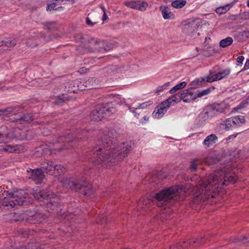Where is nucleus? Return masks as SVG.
Wrapping results in <instances>:
<instances>
[{"label": "nucleus", "mask_w": 249, "mask_h": 249, "mask_svg": "<svg viewBox=\"0 0 249 249\" xmlns=\"http://www.w3.org/2000/svg\"><path fill=\"white\" fill-rule=\"evenodd\" d=\"M118 133L114 129L104 132L97 144L89 149L84 155V159L102 168H108L116 162L127 156L134 147L131 142L117 143Z\"/></svg>", "instance_id": "nucleus-1"}, {"label": "nucleus", "mask_w": 249, "mask_h": 249, "mask_svg": "<svg viewBox=\"0 0 249 249\" xmlns=\"http://www.w3.org/2000/svg\"><path fill=\"white\" fill-rule=\"evenodd\" d=\"M87 134V132L84 130H77L75 134H73L72 130L66 131L63 135L55 136V140L47 141L50 145H48L50 151H61L63 149L74 148L70 143H75L77 141L84 139Z\"/></svg>", "instance_id": "nucleus-2"}, {"label": "nucleus", "mask_w": 249, "mask_h": 249, "mask_svg": "<svg viewBox=\"0 0 249 249\" xmlns=\"http://www.w3.org/2000/svg\"><path fill=\"white\" fill-rule=\"evenodd\" d=\"M43 165L41 168L35 169L28 168L27 170L28 173L31 172L29 178L35 181L36 184H40L42 182L45 176L44 172L50 175L57 177L66 172V169L63 166L57 164L52 160H47Z\"/></svg>", "instance_id": "nucleus-3"}, {"label": "nucleus", "mask_w": 249, "mask_h": 249, "mask_svg": "<svg viewBox=\"0 0 249 249\" xmlns=\"http://www.w3.org/2000/svg\"><path fill=\"white\" fill-rule=\"evenodd\" d=\"M33 196L38 200L40 205L49 213L59 214L62 210V205L58 198L52 193L46 192L40 189L33 190Z\"/></svg>", "instance_id": "nucleus-4"}, {"label": "nucleus", "mask_w": 249, "mask_h": 249, "mask_svg": "<svg viewBox=\"0 0 249 249\" xmlns=\"http://www.w3.org/2000/svg\"><path fill=\"white\" fill-rule=\"evenodd\" d=\"M219 179L217 176L215 174L210 175L206 182L203 183V189L204 195L202 194L197 196L194 198L195 202H205L209 197H213L214 196L219 192Z\"/></svg>", "instance_id": "nucleus-5"}, {"label": "nucleus", "mask_w": 249, "mask_h": 249, "mask_svg": "<svg viewBox=\"0 0 249 249\" xmlns=\"http://www.w3.org/2000/svg\"><path fill=\"white\" fill-rule=\"evenodd\" d=\"M7 196L11 199L3 200L2 202V205L8 207V209L13 208L17 205L27 206L32 201V198L30 194L22 190L8 193Z\"/></svg>", "instance_id": "nucleus-6"}, {"label": "nucleus", "mask_w": 249, "mask_h": 249, "mask_svg": "<svg viewBox=\"0 0 249 249\" xmlns=\"http://www.w3.org/2000/svg\"><path fill=\"white\" fill-rule=\"evenodd\" d=\"M64 184L67 187H69L71 189L85 196H90L94 193V189L91 184L85 181H82L74 177L66 178Z\"/></svg>", "instance_id": "nucleus-7"}, {"label": "nucleus", "mask_w": 249, "mask_h": 249, "mask_svg": "<svg viewBox=\"0 0 249 249\" xmlns=\"http://www.w3.org/2000/svg\"><path fill=\"white\" fill-rule=\"evenodd\" d=\"M114 104L116 103L114 101H105L102 105L96 107L90 114L91 120L99 121L110 116L115 112Z\"/></svg>", "instance_id": "nucleus-8"}, {"label": "nucleus", "mask_w": 249, "mask_h": 249, "mask_svg": "<svg viewBox=\"0 0 249 249\" xmlns=\"http://www.w3.org/2000/svg\"><path fill=\"white\" fill-rule=\"evenodd\" d=\"M178 185H173L166 187L157 192L153 198L157 202L158 206H163L167 202L174 199L178 195Z\"/></svg>", "instance_id": "nucleus-9"}, {"label": "nucleus", "mask_w": 249, "mask_h": 249, "mask_svg": "<svg viewBox=\"0 0 249 249\" xmlns=\"http://www.w3.org/2000/svg\"><path fill=\"white\" fill-rule=\"evenodd\" d=\"M18 107L15 110L12 114H10V118H7L9 121L17 123L19 121L25 122L28 123H31L35 119V116L31 113H23L22 112H18L22 109L19 106H16Z\"/></svg>", "instance_id": "nucleus-10"}, {"label": "nucleus", "mask_w": 249, "mask_h": 249, "mask_svg": "<svg viewBox=\"0 0 249 249\" xmlns=\"http://www.w3.org/2000/svg\"><path fill=\"white\" fill-rule=\"evenodd\" d=\"M244 116L237 115L226 120L225 122V129L226 130H232L239 127L245 123Z\"/></svg>", "instance_id": "nucleus-11"}, {"label": "nucleus", "mask_w": 249, "mask_h": 249, "mask_svg": "<svg viewBox=\"0 0 249 249\" xmlns=\"http://www.w3.org/2000/svg\"><path fill=\"white\" fill-rule=\"evenodd\" d=\"M230 72L231 69L229 68L220 71L216 73H214V71L210 70L209 71V74L206 77V82L212 83L227 78L230 74Z\"/></svg>", "instance_id": "nucleus-12"}, {"label": "nucleus", "mask_w": 249, "mask_h": 249, "mask_svg": "<svg viewBox=\"0 0 249 249\" xmlns=\"http://www.w3.org/2000/svg\"><path fill=\"white\" fill-rule=\"evenodd\" d=\"M203 110L210 119L224 111V108L221 107V105L215 103L207 106Z\"/></svg>", "instance_id": "nucleus-13"}, {"label": "nucleus", "mask_w": 249, "mask_h": 249, "mask_svg": "<svg viewBox=\"0 0 249 249\" xmlns=\"http://www.w3.org/2000/svg\"><path fill=\"white\" fill-rule=\"evenodd\" d=\"M82 86L81 81L79 79H76L65 83L64 90L69 93H75L78 90H85Z\"/></svg>", "instance_id": "nucleus-14"}, {"label": "nucleus", "mask_w": 249, "mask_h": 249, "mask_svg": "<svg viewBox=\"0 0 249 249\" xmlns=\"http://www.w3.org/2000/svg\"><path fill=\"white\" fill-rule=\"evenodd\" d=\"M200 25H198L197 23L195 20H192L187 24L184 25L182 28L183 32L187 36H193Z\"/></svg>", "instance_id": "nucleus-15"}, {"label": "nucleus", "mask_w": 249, "mask_h": 249, "mask_svg": "<svg viewBox=\"0 0 249 249\" xmlns=\"http://www.w3.org/2000/svg\"><path fill=\"white\" fill-rule=\"evenodd\" d=\"M124 4L128 7L138 10L141 11H144L148 5L147 2L141 0L125 1Z\"/></svg>", "instance_id": "nucleus-16"}, {"label": "nucleus", "mask_w": 249, "mask_h": 249, "mask_svg": "<svg viewBox=\"0 0 249 249\" xmlns=\"http://www.w3.org/2000/svg\"><path fill=\"white\" fill-rule=\"evenodd\" d=\"M166 102H161L157 106L152 113V116L155 118H161L166 112L167 109L169 107V105H165Z\"/></svg>", "instance_id": "nucleus-17"}, {"label": "nucleus", "mask_w": 249, "mask_h": 249, "mask_svg": "<svg viewBox=\"0 0 249 249\" xmlns=\"http://www.w3.org/2000/svg\"><path fill=\"white\" fill-rule=\"evenodd\" d=\"M25 218L31 224H38L43 220L44 215L37 212H31L27 214V217Z\"/></svg>", "instance_id": "nucleus-18"}, {"label": "nucleus", "mask_w": 249, "mask_h": 249, "mask_svg": "<svg viewBox=\"0 0 249 249\" xmlns=\"http://www.w3.org/2000/svg\"><path fill=\"white\" fill-rule=\"evenodd\" d=\"M222 178L223 180L220 184V188L224 185H228L230 183H235L236 181V176L233 173L226 172L225 173Z\"/></svg>", "instance_id": "nucleus-19"}, {"label": "nucleus", "mask_w": 249, "mask_h": 249, "mask_svg": "<svg viewBox=\"0 0 249 249\" xmlns=\"http://www.w3.org/2000/svg\"><path fill=\"white\" fill-rule=\"evenodd\" d=\"M95 77H89L87 79L80 80L81 85H83V88H87L89 89H96L98 81Z\"/></svg>", "instance_id": "nucleus-20"}, {"label": "nucleus", "mask_w": 249, "mask_h": 249, "mask_svg": "<svg viewBox=\"0 0 249 249\" xmlns=\"http://www.w3.org/2000/svg\"><path fill=\"white\" fill-rule=\"evenodd\" d=\"M210 119L202 110L197 116L194 122V124L196 127H200L203 126L206 122Z\"/></svg>", "instance_id": "nucleus-21"}, {"label": "nucleus", "mask_w": 249, "mask_h": 249, "mask_svg": "<svg viewBox=\"0 0 249 249\" xmlns=\"http://www.w3.org/2000/svg\"><path fill=\"white\" fill-rule=\"evenodd\" d=\"M160 10L161 11L162 17L164 19H174L175 15L170 10L169 7L161 5L160 7Z\"/></svg>", "instance_id": "nucleus-22"}, {"label": "nucleus", "mask_w": 249, "mask_h": 249, "mask_svg": "<svg viewBox=\"0 0 249 249\" xmlns=\"http://www.w3.org/2000/svg\"><path fill=\"white\" fill-rule=\"evenodd\" d=\"M18 107H9L3 109H0V116H3L2 119L4 120L9 121L7 118H10V114L16 110Z\"/></svg>", "instance_id": "nucleus-23"}, {"label": "nucleus", "mask_w": 249, "mask_h": 249, "mask_svg": "<svg viewBox=\"0 0 249 249\" xmlns=\"http://www.w3.org/2000/svg\"><path fill=\"white\" fill-rule=\"evenodd\" d=\"M249 37V31L237 32L235 34V38L237 41L241 42L246 41Z\"/></svg>", "instance_id": "nucleus-24"}, {"label": "nucleus", "mask_w": 249, "mask_h": 249, "mask_svg": "<svg viewBox=\"0 0 249 249\" xmlns=\"http://www.w3.org/2000/svg\"><path fill=\"white\" fill-rule=\"evenodd\" d=\"M70 100V96L66 94H62L56 97V99L53 102L54 105L57 106H61L66 101Z\"/></svg>", "instance_id": "nucleus-25"}, {"label": "nucleus", "mask_w": 249, "mask_h": 249, "mask_svg": "<svg viewBox=\"0 0 249 249\" xmlns=\"http://www.w3.org/2000/svg\"><path fill=\"white\" fill-rule=\"evenodd\" d=\"M217 140V137L214 134L208 136L204 140L203 144L207 147L216 143Z\"/></svg>", "instance_id": "nucleus-26"}, {"label": "nucleus", "mask_w": 249, "mask_h": 249, "mask_svg": "<svg viewBox=\"0 0 249 249\" xmlns=\"http://www.w3.org/2000/svg\"><path fill=\"white\" fill-rule=\"evenodd\" d=\"M43 24L50 33H54L58 31V28L56 22H46L44 23Z\"/></svg>", "instance_id": "nucleus-27"}, {"label": "nucleus", "mask_w": 249, "mask_h": 249, "mask_svg": "<svg viewBox=\"0 0 249 249\" xmlns=\"http://www.w3.org/2000/svg\"><path fill=\"white\" fill-rule=\"evenodd\" d=\"M236 1V0H233L230 4H227L225 6L217 7L215 9L216 13L219 15L225 14L230 9L229 6H232Z\"/></svg>", "instance_id": "nucleus-28"}, {"label": "nucleus", "mask_w": 249, "mask_h": 249, "mask_svg": "<svg viewBox=\"0 0 249 249\" xmlns=\"http://www.w3.org/2000/svg\"><path fill=\"white\" fill-rule=\"evenodd\" d=\"M233 242L239 244L249 245V236H240L234 238Z\"/></svg>", "instance_id": "nucleus-29"}, {"label": "nucleus", "mask_w": 249, "mask_h": 249, "mask_svg": "<svg viewBox=\"0 0 249 249\" xmlns=\"http://www.w3.org/2000/svg\"><path fill=\"white\" fill-rule=\"evenodd\" d=\"M1 45H4L7 47H13L16 45L17 41L15 39L9 38L1 41Z\"/></svg>", "instance_id": "nucleus-30"}, {"label": "nucleus", "mask_w": 249, "mask_h": 249, "mask_svg": "<svg viewBox=\"0 0 249 249\" xmlns=\"http://www.w3.org/2000/svg\"><path fill=\"white\" fill-rule=\"evenodd\" d=\"M214 89V88L213 86H212L211 87H209L207 89L202 90H197L196 91V97H197V98H200L205 95H208L210 93L212 89Z\"/></svg>", "instance_id": "nucleus-31"}, {"label": "nucleus", "mask_w": 249, "mask_h": 249, "mask_svg": "<svg viewBox=\"0 0 249 249\" xmlns=\"http://www.w3.org/2000/svg\"><path fill=\"white\" fill-rule=\"evenodd\" d=\"M186 4L185 0H175L172 1L171 6L176 9H180L184 7Z\"/></svg>", "instance_id": "nucleus-32"}, {"label": "nucleus", "mask_w": 249, "mask_h": 249, "mask_svg": "<svg viewBox=\"0 0 249 249\" xmlns=\"http://www.w3.org/2000/svg\"><path fill=\"white\" fill-rule=\"evenodd\" d=\"M233 42V39L231 37H227L220 40L219 46L222 48H225L231 45Z\"/></svg>", "instance_id": "nucleus-33"}, {"label": "nucleus", "mask_w": 249, "mask_h": 249, "mask_svg": "<svg viewBox=\"0 0 249 249\" xmlns=\"http://www.w3.org/2000/svg\"><path fill=\"white\" fill-rule=\"evenodd\" d=\"M187 85V83L186 82L183 81L180 82V83L177 84V85L173 87L170 90H169V93L171 94L174 93L176 91L181 89L185 88Z\"/></svg>", "instance_id": "nucleus-34"}, {"label": "nucleus", "mask_w": 249, "mask_h": 249, "mask_svg": "<svg viewBox=\"0 0 249 249\" xmlns=\"http://www.w3.org/2000/svg\"><path fill=\"white\" fill-rule=\"evenodd\" d=\"M200 163V161L198 159H193L190 164L189 166V170H191L192 172H196V171L198 165Z\"/></svg>", "instance_id": "nucleus-35"}, {"label": "nucleus", "mask_w": 249, "mask_h": 249, "mask_svg": "<svg viewBox=\"0 0 249 249\" xmlns=\"http://www.w3.org/2000/svg\"><path fill=\"white\" fill-rule=\"evenodd\" d=\"M188 90L184 89L181 92L178 93L179 94V99L182 100L184 103H190V100L188 97Z\"/></svg>", "instance_id": "nucleus-36"}, {"label": "nucleus", "mask_w": 249, "mask_h": 249, "mask_svg": "<svg viewBox=\"0 0 249 249\" xmlns=\"http://www.w3.org/2000/svg\"><path fill=\"white\" fill-rule=\"evenodd\" d=\"M2 149L5 152H7L9 153H18L19 151V149L16 148V146L10 145H5L4 147H3Z\"/></svg>", "instance_id": "nucleus-37"}, {"label": "nucleus", "mask_w": 249, "mask_h": 249, "mask_svg": "<svg viewBox=\"0 0 249 249\" xmlns=\"http://www.w3.org/2000/svg\"><path fill=\"white\" fill-rule=\"evenodd\" d=\"M205 242V241L204 237L196 238L195 240L192 241V246L195 248H197L203 245Z\"/></svg>", "instance_id": "nucleus-38"}, {"label": "nucleus", "mask_w": 249, "mask_h": 249, "mask_svg": "<svg viewBox=\"0 0 249 249\" xmlns=\"http://www.w3.org/2000/svg\"><path fill=\"white\" fill-rule=\"evenodd\" d=\"M206 77H202L199 79H196L191 82V85L192 86H196L198 85H203L205 83Z\"/></svg>", "instance_id": "nucleus-39"}, {"label": "nucleus", "mask_w": 249, "mask_h": 249, "mask_svg": "<svg viewBox=\"0 0 249 249\" xmlns=\"http://www.w3.org/2000/svg\"><path fill=\"white\" fill-rule=\"evenodd\" d=\"M56 3L53 0H50L48 2L46 10L47 11H51L52 10L56 11Z\"/></svg>", "instance_id": "nucleus-40"}, {"label": "nucleus", "mask_w": 249, "mask_h": 249, "mask_svg": "<svg viewBox=\"0 0 249 249\" xmlns=\"http://www.w3.org/2000/svg\"><path fill=\"white\" fill-rule=\"evenodd\" d=\"M193 89V87H191V88H189L187 89L188 90V97L189 98V100H190V102H191L192 101L195 100L197 97H196V91L193 92L192 90Z\"/></svg>", "instance_id": "nucleus-41"}, {"label": "nucleus", "mask_w": 249, "mask_h": 249, "mask_svg": "<svg viewBox=\"0 0 249 249\" xmlns=\"http://www.w3.org/2000/svg\"><path fill=\"white\" fill-rule=\"evenodd\" d=\"M170 83L169 82L165 83L162 86H159L156 89L155 92L159 94L160 92L163 91L164 90L167 89L170 86Z\"/></svg>", "instance_id": "nucleus-42"}, {"label": "nucleus", "mask_w": 249, "mask_h": 249, "mask_svg": "<svg viewBox=\"0 0 249 249\" xmlns=\"http://www.w3.org/2000/svg\"><path fill=\"white\" fill-rule=\"evenodd\" d=\"M24 249H41L39 245L36 243H29L25 247H22Z\"/></svg>", "instance_id": "nucleus-43"}, {"label": "nucleus", "mask_w": 249, "mask_h": 249, "mask_svg": "<svg viewBox=\"0 0 249 249\" xmlns=\"http://www.w3.org/2000/svg\"><path fill=\"white\" fill-rule=\"evenodd\" d=\"M96 222L98 223L101 224H105L107 222V218L106 216H103L102 217H100L98 216L96 218Z\"/></svg>", "instance_id": "nucleus-44"}, {"label": "nucleus", "mask_w": 249, "mask_h": 249, "mask_svg": "<svg viewBox=\"0 0 249 249\" xmlns=\"http://www.w3.org/2000/svg\"><path fill=\"white\" fill-rule=\"evenodd\" d=\"M95 43L97 44H99V45H100L102 44L103 45H104L106 44V43L104 41L101 40H96L95 41ZM101 47L102 49H104V50L106 52L108 51V50H109L110 49V48L108 46H107V47L103 46Z\"/></svg>", "instance_id": "nucleus-45"}, {"label": "nucleus", "mask_w": 249, "mask_h": 249, "mask_svg": "<svg viewBox=\"0 0 249 249\" xmlns=\"http://www.w3.org/2000/svg\"><path fill=\"white\" fill-rule=\"evenodd\" d=\"M40 38H42L44 41L48 42L53 39L52 36L49 35L47 36L45 33H40Z\"/></svg>", "instance_id": "nucleus-46"}, {"label": "nucleus", "mask_w": 249, "mask_h": 249, "mask_svg": "<svg viewBox=\"0 0 249 249\" xmlns=\"http://www.w3.org/2000/svg\"><path fill=\"white\" fill-rule=\"evenodd\" d=\"M185 243V242H178L175 245L171 246L170 249H181V247H184L183 244Z\"/></svg>", "instance_id": "nucleus-47"}, {"label": "nucleus", "mask_w": 249, "mask_h": 249, "mask_svg": "<svg viewBox=\"0 0 249 249\" xmlns=\"http://www.w3.org/2000/svg\"><path fill=\"white\" fill-rule=\"evenodd\" d=\"M179 96L178 93L172 95V101H174L176 103H179L181 100L179 99Z\"/></svg>", "instance_id": "nucleus-48"}, {"label": "nucleus", "mask_w": 249, "mask_h": 249, "mask_svg": "<svg viewBox=\"0 0 249 249\" xmlns=\"http://www.w3.org/2000/svg\"><path fill=\"white\" fill-rule=\"evenodd\" d=\"M86 24L90 26V27H92L94 25H95L96 24H97L98 23V22H92L91 21V20L89 19V17H88L86 19Z\"/></svg>", "instance_id": "nucleus-49"}, {"label": "nucleus", "mask_w": 249, "mask_h": 249, "mask_svg": "<svg viewBox=\"0 0 249 249\" xmlns=\"http://www.w3.org/2000/svg\"><path fill=\"white\" fill-rule=\"evenodd\" d=\"M180 242H185L186 243L183 244L184 247H181V249H185L188 247L189 246H192V241H181Z\"/></svg>", "instance_id": "nucleus-50"}, {"label": "nucleus", "mask_w": 249, "mask_h": 249, "mask_svg": "<svg viewBox=\"0 0 249 249\" xmlns=\"http://www.w3.org/2000/svg\"><path fill=\"white\" fill-rule=\"evenodd\" d=\"M244 60V56L243 55H240L238 56L237 58L236 65H240L241 64H242L243 61Z\"/></svg>", "instance_id": "nucleus-51"}, {"label": "nucleus", "mask_w": 249, "mask_h": 249, "mask_svg": "<svg viewBox=\"0 0 249 249\" xmlns=\"http://www.w3.org/2000/svg\"><path fill=\"white\" fill-rule=\"evenodd\" d=\"M151 101H149V102H145V103H143L142 104H141L139 105V106H138V109L139 108H144L145 107L148 106H149L150 105V104L149 103L150 102H151Z\"/></svg>", "instance_id": "nucleus-52"}, {"label": "nucleus", "mask_w": 249, "mask_h": 249, "mask_svg": "<svg viewBox=\"0 0 249 249\" xmlns=\"http://www.w3.org/2000/svg\"><path fill=\"white\" fill-rule=\"evenodd\" d=\"M238 134H239V133H237L236 134L230 135L229 137H228L226 138V141H229L231 140V139H233L234 138H235L237 137V136L238 135Z\"/></svg>", "instance_id": "nucleus-53"}, {"label": "nucleus", "mask_w": 249, "mask_h": 249, "mask_svg": "<svg viewBox=\"0 0 249 249\" xmlns=\"http://www.w3.org/2000/svg\"><path fill=\"white\" fill-rule=\"evenodd\" d=\"M172 96L171 97H170L168 99H167V100H166L165 101H163V102H166L167 104H166V105H169V107H170V106L171 105V103L172 102H174V101H172Z\"/></svg>", "instance_id": "nucleus-54"}, {"label": "nucleus", "mask_w": 249, "mask_h": 249, "mask_svg": "<svg viewBox=\"0 0 249 249\" xmlns=\"http://www.w3.org/2000/svg\"><path fill=\"white\" fill-rule=\"evenodd\" d=\"M87 71V69L85 67H83L79 70L78 72L81 74H83L86 73Z\"/></svg>", "instance_id": "nucleus-55"}, {"label": "nucleus", "mask_w": 249, "mask_h": 249, "mask_svg": "<svg viewBox=\"0 0 249 249\" xmlns=\"http://www.w3.org/2000/svg\"><path fill=\"white\" fill-rule=\"evenodd\" d=\"M108 19V17H107V15L106 13V11H104V13L103 14L102 20L104 22V21H107V20Z\"/></svg>", "instance_id": "nucleus-56"}, {"label": "nucleus", "mask_w": 249, "mask_h": 249, "mask_svg": "<svg viewBox=\"0 0 249 249\" xmlns=\"http://www.w3.org/2000/svg\"><path fill=\"white\" fill-rule=\"evenodd\" d=\"M249 69V59L246 61L244 65V69L245 70H248Z\"/></svg>", "instance_id": "nucleus-57"}, {"label": "nucleus", "mask_w": 249, "mask_h": 249, "mask_svg": "<svg viewBox=\"0 0 249 249\" xmlns=\"http://www.w3.org/2000/svg\"><path fill=\"white\" fill-rule=\"evenodd\" d=\"M129 109L130 111L132 112L133 113L135 112V110L138 109V107H129Z\"/></svg>", "instance_id": "nucleus-58"}, {"label": "nucleus", "mask_w": 249, "mask_h": 249, "mask_svg": "<svg viewBox=\"0 0 249 249\" xmlns=\"http://www.w3.org/2000/svg\"><path fill=\"white\" fill-rule=\"evenodd\" d=\"M238 16L237 15H231L230 17V19L232 20H236L237 19Z\"/></svg>", "instance_id": "nucleus-59"}, {"label": "nucleus", "mask_w": 249, "mask_h": 249, "mask_svg": "<svg viewBox=\"0 0 249 249\" xmlns=\"http://www.w3.org/2000/svg\"><path fill=\"white\" fill-rule=\"evenodd\" d=\"M64 7H62V6H59L56 8V11H60L61 10H64Z\"/></svg>", "instance_id": "nucleus-60"}, {"label": "nucleus", "mask_w": 249, "mask_h": 249, "mask_svg": "<svg viewBox=\"0 0 249 249\" xmlns=\"http://www.w3.org/2000/svg\"><path fill=\"white\" fill-rule=\"evenodd\" d=\"M134 113V115H135L136 117H138V116H139V113H137V112L136 111H135V112H134V113Z\"/></svg>", "instance_id": "nucleus-61"}, {"label": "nucleus", "mask_w": 249, "mask_h": 249, "mask_svg": "<svg viewBox=\"0 0 249 249\" xmlns=\"http://www.w3.org/2000/svg\"><path fill=\"white\" fill-rule=\"evenodd\" d=\"M101 8L104 12V11H106V9L104 6H101Z\"/></svg>", "instance_id": "nucleus-62"}, {"label": "nucleus", "mask_w": 249, "mask_h": 249, "mask_svg": "<svg viewBox=\"0 0 249 249\" xmlns=\"http://www.w3.org/2000/svg\"><path fill=\"white\" fill-rule=\"evenodd\" d=\"M4 137V134L1 132H0V138Z\"/></svg>", "instance_id": "nucleus-63"}, {"label": "nucleus", "mask_w": 249, "mask_h": 249, "mask_svg": "<svg viewBox=\"0 0 249 249\" xmlns=\"http://www.w3.org/2000/svg\"><path fill=\"white\" fill-rule=\"evenodd\" d=\"M247 6L249 7V0L247 1Z\"/></svg>", "instance_id": "nucleus-64"}]
</instances>
